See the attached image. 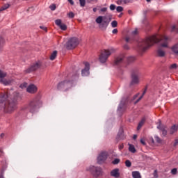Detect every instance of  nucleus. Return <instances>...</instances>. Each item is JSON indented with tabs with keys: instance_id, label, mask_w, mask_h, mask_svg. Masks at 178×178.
<instances>
[{
	"instance_id": "obj_29",
	"label": "nucleus",
	"mask_w": 178,
	"mask_h": 178,
	"mask_svg": "<svg viewBox=\"0 0 178 178\" xmlns=\"http://www.w3.org/2000/svg\"><path fill=\"white\" fill-rule=\"evenodd\" d=\"M3 84H4V86H9V84H10V80H6V79H3L1 81Z\"/></svg>"
},
{
	"instance_id": "obj_34",
	"label": "nucleus",
	"mask_w": 178,
	"mask_h": 178,
	"mask_svg": "<svg viewBox=\"0 0 178 178\" xmlns=\"http://www.w3.org/2000/svg\"><path fill=\"white\" fill-rule=\"evenodd\" d=\"M120 162V159H115L114 161H112L113 165H118Z\"/></svg>"
},
{
	"instance_id": "obj_42",
	"label": "nucleus",
	"mask_w": 178,
	"mask_h": 178,
	"mask_svg": "<svg viewBox=\"0 0 178 178\" xmlns=\"http://www.w3.org/2000/svg\"><path fill=\"white\" fill-rule=\"evenodd\" d=\"M110 9L111 10H115V9H116V6H115V4H111L110 6Z\"/></svg>"
},
{
	"instance_id": "obj_50",
	"label": "nucleus",
	"mask_w": 178,
	"mask_h": 178,
	"mask_svg": "<svg viewBox=\"0 0 178 178\" xmlns=\"http://www.w3.org/2000/svg\"><path fill=\"white\" fill-rule=\"evenodd\" d=\"M113 34H118V29H115L112 31Z\"/></svg>"
},
{
	"instance_id": "obj_38",
	"label": "nucleus",
	"mask_w": 178,
	"mask_h": 178,
	"mask_svg": "<svg viewBox=\"0 0 178 178\" xmlns=\"http://www.w3.org/2000/svg\"><path fill=\"white\" fill-rule=\"evenodd\" d=\"M111 26L112 27L115 28V27H118V22L117 21H113L111 22Z\"/></svg>"
},
{
	"instance_id": "obj_2",
	"label": "nucleus",
	"mask_w": 178,
	"mask_h": 178,
	"mask_svg": "<svg viewBox=\"0 0 178 178\" xmlns=\"http://www.w3.org/2000/svg\"><path fill=\"white\" fill-rule=\"evenodd\" d=\"M79 79V72H70L63 81L57 85V89L60 91H67L69 88L73 87V82Z\"/></svg>"
},
{
	"instance_id": "obj_13",
	"label": "nucleus",
	"mask_w": 178,
	"mask_h": 178,
	"mask_svg": "<svg viewBox=\"0 0 178 178\" xmlns=\"http://www.w3.org/2000/svg\"><path fill=\"white\" fill-rule=\"evenodd\" d=\"M83 65H85L84 69L81 71V74L83 76H87L90 75V63L88 62L83 63Z\"/></svg>"
},
{
	"instance_id": "obj_31",
	"label": "nucleus",
	"mask_w": 178,
	"mask_h": 178,
	"mask_svg": "<svg viewBox=\"0 0 178 178\" xmlns=\"http://www.w3.org/2000/svg\"><path fill=\"white\" fill-rule=\"evenodd\" d=\"M4 77H6V73L0 70V79H3Z\"/></svg>"
},
{
	"instance_id": "obj_22",
	"label": "nucleus",
	"mask_w": 178,
	"mask_h": 178,
	"mask_svg": "<svg viewBox=\"0 0 178 178\" xmlns=\"http://www.w3.org/2000/svg\"><path fill=\"white\" fill-rule=\"evenodd\" d=\"M56 56H58V51H54L50 55V60H55Z\"/></svg>"
},
{
	"instance_id": "obj_59",
	"label": "nucleus",
	"mask_w": 178,
	"mask_h": 178,
	"mask_svg": "<svg viewBox=\"0 0 178 178\" xmlns=\"http://www.w3.org/2000/svg\"><path fill=\"white\" fill-rule=\"evenodd\" d=\"M4 136H5V134H1V138H3V137H4Z\"/></svg>"
},
{
	"instance_id": "obj_46",
	"label": "nucleus",
	"mask_w": 178,
	"mask_h": 178,
	"mask_svg": "<svg viewBox=\"0 0 178 178\" xmlns=\"http://www.w3.org/2000/svg\"><path fill=\"white\" fill-rule=\"evenodd\" d=\"M126 42H131V39L129 37L125 38Z\"/></svg>"
},
{
	"instance_id": "obj_26",
	"label": "nucleus",
	"mask_w": 178,
	"mask_h": 178,
	"mask_svg": "<svg viewBox=\"0 0 178 178\" xmlns=\"http://www.w3.org/2000/svg\"><path fill=\"white\" fill-rule=\"evenodd\" d=\"M10 6V5H9V4H6V5L3 6L0 8V12H3V10H6V9H9Z\"/></svg>"
},
{
	"instance_id": "obj_32",
	"label": "nucleus",
	"mask_w": 178,
	"mask_h": 178,
	"mask_svg": "<svg viewBox=\"0 0 178 178\" xmlns=\"http://www.w3.org/2000/svg\"><path fill=\"white\" fill-rule=\"evenodd\" d=\"M125 166H127V168H131V161H130V160H127L125 161Z\"/></svg>"
},
{
	"instance_id": "obj_36",
	"label": "nucleus",
	"mask_w": 178,
	"mask_h": 178,
	"mask_svg": "<svg viewBox=\"0 0 178 178\" xmlns=\"http://www.w3.org/2000/svg\"><path fill=\"white\" fill-rule=\"evenodd\" d=\"M20 88H27V83L24 82L19 86Z\"/></svg>"
},
{
	"instance_id": "obj_17",
	"label": "nucleus",
	"mask_w": 178,
	"mask_h": 178,
	"mask_svg": "<svg viewBox=\"0 0 178 178\" xmlns=\"http://www.w3.org/2000/svg\"><path fill=\"white\" fill-rule=\"evenodd\" d=\"M126 110V102L124 99H122L118 107V112H124Z\"/></svg>"
},
{
	"instance_id": "obj_20",
	"label": "nucleus",
	"mask_w": 178,
	"mask_h": 178,
	"mask_svg": "<svg viewBox=\"0 0 178 178\" xmlns=\"http://www.w3.org/2000/svg\"><path fill=\"white\" fill-rule=\"evenodd\" d=\"M171 49L173 54H175V55H177L178 56V44H176L174 46H172Z\"/></svg>"
},
{
	"instance_id": "obj_27",
	"label": "nucleus",
	"mask_w": 178,
	"mask_h": 178,
	"mask_svg": "<svg viewBox=\"0 0 178 178\" xmlns=\"http://www.w3.org/2000/svg\"><path fill=\"white\" fill-rule=\"evenodd\" d=\"M171 31L173 33H178V24L172 26Z\"/></svg>"
},
{
	"instance_id": "obj_33",
	"label": "nucleus",
	"mask_w": 178,
	"mask_h": 178,
	"mask_svg": "<svg viewBox=\"0 0 178 178\" xmlns=\"http://www.w3.org/2000/svg\"><path fill=\"white\" fill-rule=\"evenodd\" d=\"M55 23H56V26H58V27H60V25L62 24V19H56V21H55Z\"/></svg>"
},
{
	"instance_id": "obj_35",
	"label": "nucleus",
	"mask_w": 178,
	"mask_h": 178,
	"mask_svg": "<svg viewBox=\"0 0 178 178\" xmlns=\"http://www.w3.org/2000/svg\"><path fill=\"white\" fill-rule=\"evenodd\" d=\"M80 6H82V8H84L86 6V0H79Z\"/></svg>"
},
{
	"instance_id": "obj_54",
	"label": "nucleus",
	"mask_w": 178,
	"mask_h": 178,
	"mask_svg": "<svg viewBox=\"0 0 178 178\" xmlns=\"http://www.w3.org/2000/svg\"><path fill=\"white\" fill-rule=\"evenodd\" d=\"M137 29H136L135 31H134L133 32H132V34H133V35H136V34H137Z\"/></svg>"
},
{
	"instance_id": "obj_60",
	"label": "nucleus",
	"mask_w": 178,
	"mask_h": 178,
	"mask_svg": "<svg viewBox=\"0 0 178 178\" xmlns=\"http://www.w3.org/2000/svg\"><path fill=\"white\" fill-rule=\"evenodd\" d=\"M93 12H95V13L97 12V8H93Z\"/></svg>"
},
{
	"instance_id": "obj_49",
	"label": "nucleus",
	"mask_w": 178,
	"mask_h": 178,
	"mask_svg": "<svg viewBox=\"0 0 178 178\" xmlns=\"http://www.w3.org/2000/svg\"><path fill=\"white\" fill-rule=\"evenodd\" d=\"M40 29H41L42 30H44V31H47V27H45L44 26H40Z\"/></svg>"
},
{
	"instance_id": "obj_47",
	"label": "nucleus",
	"mask_w": 178,
	"mask_h": 178,
	"mask_svg": "<svg viewBox=\"0 0 178 178\" xmlns=\"http://www.w3.org/2000/svg\"><path fill=\"white\" fill-rule=\"evenodd\" d=\"M177 145H178V139H176V140H175L174 144H173V147H176V146H177Z\"/></svg>"
},
{
	"instance_id": "obj_8",
	"label": "nucleus",
	"mask_w": 178,
	"mask_h": 178,
	"mask_svg": "<svg viewBox=\"0 0 178 178\" xmlns=\"http://www.w3.org/2000/svg\"><path fill=\"white\" fill-rule=\"evenodd\" d=\"M88 170L95 178H99L102 176V168H101L100 167H95L94 165H91L90 167H89Z\"/></svg>"
},
{
	"instance_id": "obj_11",
	"label": "nucleus",
	"mask_w": 178,
	"mask_h": 178,
	"mask_svg": "<svg viewBox=\"0 0 178 178\" xmlns=\"http://www.w3.org/2000/svg\"><path fill=\"white\" fill-rule=\"evenodd\" d=\"M106 159H108L107 152H100V154H99V156L97 157V163L99 165H101V163H104V162H105V161H106Z\"/></svg>"
},
{
	"instance_id": "obj_48",
	"label": "nucleus",
	"mask_w": 178,
	"mask_h": 178,
	"mask_svg": "<svg viewBox=\"0 0 178 178\" xmlns=\"http://www.w3.org/2000/svg\"><path fill=\"white\" fill-rule=\"evenodd\" d=\"M123 148H124V145L123 144L120 145V146H119V149H120V151H122V149H123Z\"/></svg>"
},
{
	"instance_id": "obj_63",
	"label": "nucleus",
	"mask_w": 178,
	"mask_h": 178,
	"mask_svg": "<svg viewBox=\"0 0 178 178\" xmlns=\"http://www.w3.org/2000/svg\"><path fill=\"white\" fill-rule=\"evenodd\" d=\"M0 178H3V175H0Z\"/></svg>"
},
{
	"instance_id": "obj_9",
	"label": "nucleus",
	"mask_w": 178,
	"mask_h": 178,
	"mask_svg": "<svg viewBox=\"0 0 178 178\" xmlns=\"http://www.w3.org/2000/svg\"><path fill=\"white\" fill-rule=\"evenodd\" d=\"M140 84V72L138 71H134L131 74V80L130 87Z\"/></svg>"
},
{
	"instance_id": "obj_30",
	"label": "nucleus",
	"mask_w": 178,
	"mask_h": 178,
	"mask_svg": "<svg viewBox=\"0 0 178 178\" xmlns=\"http://www.w3.org/2000/svg\"><path fill=\"white\" fill-rule=\"evenodd\" d=\"M117 3L118 5H125L127 3H126V0H118Z\"/></svg>"
},
{
	"instance_id": "obj_12",
	"label": "nucleus",
	"mask_w": 178,
	"mask_h": 178,
	"mask_svg": "<svg viewBox=\"0 0 178 178\" xmlns=\"http://www.w3.org/2000/svg\"><path fill=\"white\" fill-rule=\"evenodd\" d=\"M41 66V63L37 62L31 65L28 69L25 70L26 73H31V72H35L37 69H40Z\"/></svg>"
},
{
	"instance_id": "obj_3",
	"label": "nucleus",
	"mask_w": 178,
	"mask_h": 178,
	"mask_svg": "<svg viewBox=\"0 0 178 178\" xmlns=\"http://www.w3.org/2000/svg\"><path fill=\"white\" fill-rule=\"evenodd\" d=\"M0 102L2 104L6 102L4 104V111L8 113L13 112V111L16 109L17 105V101H16V99L9 100V95H8V92L0 94Z\"/></svg>"
},
{
	"instance_id": "obj_6",
	"label": "nucleus",
	"mask_w": 178,
	"mask_h": 178,
	"mask_svg": "<svg viewBox=\"0 0 178 178\" xmlns=\"http://www.w3.org/2000/svg\"><path fill=\"white\" fill-rule=\"evenodd\" d=\"M95 22L99 25L100 29H106L111 23V18L107 16H99L96 18Z\"/></svg>"
},
{
	"instance_id": "obj_39",
	"label": "nucleus",
	"mask_w": 178,
	"mask_h": 178,
	"mask_svg": "<svg viewBox=\"0 0 178 178\" xmlns=\"http://www.w3.org/2000/svg\"><path fill=\"white\" fill-rule=\"evenodd\" d=\"M116 10H117V12H119V13L123 12V7L118 6L117 8H116Z\"/></svg>"
},
{
	"instance_id": "obj_58",
	"label": "nucleus",
	"mask_w": 178,
	"mask_h": 178,
	"mask_svg": "<svg viewBox=\"0 0 178 178\" xmlns=\"http://www.w3.org/2000/svg\"><path fill=\"white\" fill-rule=\"evenodd\" d=\"M138 97V94L136 95L134 97V99H136Z\"/></svg>"
},
{
	"instance_id": "obj_55",
	"label": "nucleus",
	"mask_w": 178,
	"mask_h": 178,
	"mask_svg": "<svg viewBox=\"0 0 178 178\" xmlns=\"http://www.w3.org/2000/svg\"><path fill=\"white\" fill-rule=\"evenodd\" d=\"M124 49H129V45L125 44V45L124 46Z\"/></svg>"
},
{
	"instance_id": "obj_53",
	"label": "nucleus",
	"mask_w": 178,
	"mask_h": 178,
	"mask_svg": "<svg viewBox=\"0 0 178 178\" xmlns=\"http://www.w3.org/2000/svg\"><path fill=\"white\" fill-rule=\"evenodd\" d=\"M68 2L70 3L71 5H74V1H73V0H68Z\"/></svg>"
},
{
	"instance_id": "obj_5",
	"label": "nucleus",
	"mask_w": 178,
	"mask_h": 178,
	"mask_svg": "<svg viewBox=\"0 0 178 178\" xmlns=\"http://www.w3.org/2000/svg\"><path fill=\"white\" fill-rule=\"evenodd\" d=\"M125 60H127V63H131V62H134L136 60V57H126L124 55H120L115 58L114 66H121L124 65Z\"/></svg>"
},
{
	"instance_id": "obj_14",
	"label": "nucleus",
	"mask_w": 178,
	"mask_h": 178,
	"mask_svg": "<svg viewBox=\"0 0 178 178\" xmlns=\"http://www.w3.org/2000/svg\"><path fill=\"white\" fill-rule=\"evenodd\" d=\"M38 90V88L34 84H31L26 88V91L27 92H29V94H35Z\"/></svg>"
},
{
	"instance_id": "obj_7",
	"label": "nucleus",
	"mask_w": 178,
	"mask_h": 178,
	"mask_svg": "<svg viewBox=\"0 0 178 178\" xmlns=\"http://www.w3.org/2000/svg\"><path fill=\"white\" fill-rule=\"evenodd\" d=\"M113 49H104L101 51V54L99 56V60L101 63H105L108 60L110 55H112Z\"/></svg>"
},
{
	"instance_id": "obj_44",
	"label": "nucleus",
	"mask_w": 178,
	"mask_h": 178,
	"mask_svg": "<svg viewBox=\"0 0 178 178\" xmlns=\"http://www.w3.org/2000/svg\"><path fill=\"white\" fill-rule=\"evenodd\" d=\"M154 139L156 141V143H161V141L159 136H154Z\"/></svg>"
},
{
	"instance_id": "obj_57",
	"label": "nucleus",
	"mask_w": 178,
	"mask_h": 178,
	"mask_svg": "<svg viewBox=\"0 0 178 178\" xmlns=\"http://www.w3.org/2000/svg\"><path fill=\"white\" fill-rule=\"evenodd\" d=\"M133 138H134V140H136L137 139V135H134Z\"/></svg>"
},
{
	"instance_id": "obj_24",
	"label": "nucleus",
	"mask_w": 178,
	"mask_h": 178,
	"mask_svg": "<svg viewBox=\"0 0 178 178\" xmlns=\"http://www.w3.org/2000/svg\"><path fill=\"white\" fill-rule=\"evenodd\" d=\"M132 177L133 178H141V174L138 171H133L132 172Z\"/></svg>"
},
{
	"instance_id": "obj_61",
	"label": "nucleus",
	"mask_w": 178,
	"mask_h": 178,
	"mask_svg": "<svg viewBox=\"0 0 178 178\" xmlns=\"http://www.w3.org/2000/svg\"><path fill=\"white\" fill-rule=\"evenodd\" d=\"M90 2H94L95 1H97V0H88Z\"/></svg>"
},
{
	"instance_id": "obj_18",
	"label": "nucleus",
	"mask_w": 178,
	"mask_h": 178,
	"mask_svg": "<svg viewBox=\"0 0 178 178\" xmlns=\"http://www.w3.org/2000/svg\"><path fill=\"white\" fill-rule=\"evenodd\" d=\"M118 140H124V138H126V137H124V134H123V128L120 129L118 134Z\"/></svg>"
},
{
	"instance_id": "obj_10",
	"label": "nucleus",
	"mask_w": 178,
	"mask_h": 178,
	"mask_svg": "<svg viewBox=\"0 0 178 178\" xmlns=\"http://www.w3.org/2000/svg\"><path fill=\"white\" fill-rule=\"evenodd\" d=\"M79 39L77 38H71L67 42V49H74L79 45Z\"/></svg>"
},
{
	"instance_id": "obj_40",
	"label": "nucleus",
	"mask_w": 178,
	"mask_h": 178,
	"mask_svg": "<svg viewBox=\"0 0 178 178\" xmlns=\"http://www.w3.org/2000/svg\"><path fill=\"white\" fill-rule=\"evenodd\" d=\"M170 69H177V64L174 63L170 66Z\"/></svg>"
},
{
	"instance_id": "obj_56",
	"label": "nucleus",
	"mask_w": 178,
	"mask_h": 178,
	"mask_svg": "<svg viewBox=\"0 0 178 178\" xmlns=\"http://www.w3.org/2000/svg\"><path fill=\"white\" fill-rule=\"evenodd\" d=\"M128 13H129V15H131L133 13V12L131 11V10H129Z\"/></svg>"
},
{
	"instance_id": "obj_28",
	"label": "nucleus",
	"mask_w": 178,
	"mask_h": 178,
	"mask_svg": "<svg viewBox=\"0 0 178 178\" xmlns=\"http://www.w3.org/2000/svg\"><path fill=\"white\" fill-rule=\"evenodd\" d=\"M60 29L63 30V31L67 30V26L65 24H62L60 26Z\"/></svg>"
},
{
	"instance_id": "obj_19",
	"label": "nucleus",
	"mask_w": 178,
	"mask_h": 178,
	"mask_svg": "<svg viewBox=\"0 0 178 178\" xmlns=\"http://www.w3.org/2000/svg\"><path fill=\"white\" fill-rule=\"evenodd\" d=\"M178 130V125L174 124L171 127L170 129V134H175Z\"/></svg>"
},
{
	"instance_id": "obj_4",
	"label": "nucleus",
	"mask_w": 178,
	"mask_h": 178,
	"mask_svg": "<svg viewBox=\"0 0 178 178\" xmlns=\"http://www.w3.org/2000/svg\"><path fill=\"white\" fill-rule=\"evenodd\" d=\"M41 105H42V102H41L40 97L37 96L31 99L27 104L24 105L22 107V111L24 112L34 113V112H35V111H37V109H38Z\"/></svg>"
},
{
	"instance_id": "obj_52",
	"label": "nucleus",
	"mask_w": 178,
	"mask_h": 178,
	"mask_svg": "<svg viewBox=\"0 0 178 178\" xmlns=\"http://www.w3.org/2000/svg\"><path fill=\"white\" fill-rule=\"evenodd\" d=\"M140 143L141 144H143V145H145V141L144 140V139H141Z\"/></svg>"
},
{
	"instance_id": "obj_23",
	"label": "nucleus",
	"mask_w": 178,
	"mask_h": 178,
	"mask_svg": "<svg viewBox=\"0 0 178 178\" xmlns=\"http://www.w3.org/2000/svg\"><path fill=\"white\" fill-rule=\"evenodd\" d=\"M144 123H145V118H143L140 122L138 123L137 130H140L144 126Z\"/></svg>"
},
{
	"instance_id": "obj_62",
	"label": "nucleus",
	"mask_w": 178,
	"mask_h": 178,
	"mask_svg": "<svg viewBox=\"0 0 178 178\" xmlns=\"http://www.w3.org/2000/svg\"><path fill=\"white\" fill-rule=\"evenodd\" d=\"M147 2H151V0H146Z\"/></svg>"
},
{
	"instance_id": "obj_16",
	"label": "nucleus",
	"mask_w": 178,
	"mask_h": 178,
	"mask_svg": "<svg viewBox=\"0 0 178 178\" xmlns=\"http://www.w3.org/2000/svg\"><path fill=\"white\" fill-rule=\"evenodd\" d=\"M110 175L111 176H112V177H115V178L120 177V172H119V168L113 169L111 172Z\"/></svg>"
},
{
	"instance_id": "obj_45",
	"label": "nucleus",
	"mask_w": 178,
	"mask_h": 178,
	"mask_svg": "<svg viewBox=\"0 0 178 178\" xmlns=\"http://www.w3.org/2000/svg\"><path fill=\"white\" fill-rule=\"evenodd\" d=\"M106 10H108V8L106 7H104L100 9V12H102V13H105L106 12Z\"/></svg>"
},
{
	"instance_id": "obj_15",
	"label": "nucleus",
	"mask_w": 178,
	"mask_h": 178,
	"mask_svg": "<svg viewBox=\"0 0 178 178\" xmlns=\"http://www.w3.org/2000/svg\"><path fill=\"white\" fill-rule=\"evenodd\" d=\"M159 122L160 124L157 126V129H159V130H161L162 131L163 136H166L168 134V131L166 130V126H164L162 124H161V120H159Z\"/></svg>"
},
{
	"instance_id": "obj_51",
	"label": "nucleus",
	"mask_w": 178,
	"mask_h": 178,
	"mask_svg": "<svg viewBox=\"0 0 178 178\" xmlns=\"http://www.w3.org/2000/svg\"><path fill=\"white\" fill-rule=\"evenodd\" d=\"M126 3H131L133 2V0H125Z\"/></svg>"
},
{
	"instance_id": "obj_37",
	"label": "nucleus",
	"mask_w": 178,
	"mask_h": 178,
	"mask_svg": "<svg viewBox=\"0 0 178 178\" xmlns=\"http://www.w3.org/2000/svg\"><path fill=\"white\" fill-rule=\"evenodd\" d=\"M68 17H70V19H73V17H74V13L73 12H70L67 14Z\"/></svg>"
},
{
	"instance_id": "obj_1",
	"label": "nucleus",
	"mask_w": 178,
	"mask_h": 178,
	"mask_svg": "<svg viewBox=\"0 0 178 178\" xmlns=\"http://www.w3.org/2000/svg\"><path fill=\"white\" fill-rule=\"evenodd\" d=\"M170 38L161 34H155L152 36H149L144 40H140L138 42V47L140 51L145 52L150 47H152L154 44L160 42V46L157 49L158 56H165V49L163 48H168Z\"/></svg>"
},
{
	"instance_id": "obj_25",
	"label": "nucleus",
	"mask_w": 178,
	"mask_h": 178,
	"mask_svg": "<svg viewBox=\"0 0 178 178\" xmlns=\"http://www.w3.org/2000/svg\"><path fill=\"white\" fill-rule=\"evenodd\" d=\"M147 88L146 87L143 92V95L136 100V102H135V104H137V102H140V101H141V99H143V97H144V95H145V92H147Z\"/></svg>"
},
{
	"instance_id": "obj_41",
	"label": "nucleus",
	"mask_w": 178,
	"mask_h": 178,
	"mask_svg": "<svg viewBox=\"0 0 178 178\" xmlns=\"http://www.w3.org/2000/svg\"><path fill=\"white\" fill-rule=\"evenodd\" d=\"M49 8L51 10H55V9H56V6L55 4H52L49 6Z\"/></svg>"
},
{
	"instance_id": "obj_43",
	"label": "nucleus",
	"mask_w": 178,
	"mask_h": 178,
	"mask_svg": "<svg viewBox=\"0 0 178 178\" xmlns=\"http://www.w3.org/2000/svg\"><path fill=\"white\" fill-rule=\"evenodd\" d=\"M171 173L172 175H176V173H177V168H173L172 170H171Z\"/></svg>"
},
{
	"instance_id": "obj_21",
	"label": "nucleus",
	"mask_w": 178,
	"mask_h": 178,
	"mask_svg": "<svg viewBox=\"0 0 178 178\" xmlns=\"http://www.w3.org/2000/svg\"><path fill=\"white\" fill-rule=\"evenodd\" d=\"M128 145L129 152H131L132 154H136L137 150L136 149V147L134 146V145L128 144Z\"/></svg>"
}]
</instances>
